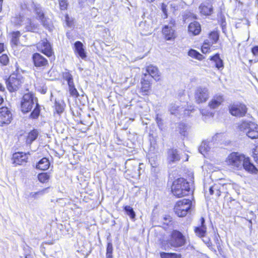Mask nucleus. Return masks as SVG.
Listing matches in <instances>:
<instances>
[{"label":"nucleus","instance_id":"f257e3e1","mask_svg":"<svg viewBox=\"0 0 258 258\" xmlns=\"http://www.w3.org/2000/svg\"><path fill=\"white\" fill-rule=\"evenodd\" d=\"M226 161L228 165L235 170H240L244 169L250 173H256L257 171L248 157L237 152H233L229 154Z\"/></svg>","mask_w":258,"mask_h":258},{"label":"nucleus","instance_id":"f03ea898","mask_svg":"<svg viewBox=\"0 0 258 258\" xmlns=\"http://www.w3.org/2000/svg\"><path fill=\"white\" fill-rule=\"evenodd\" d=\"M190 190L189 182L183 178H178L172 183L171 191L173 195L177 198L188 195Z\"/></svg>","mask_w":258,"mask_h":258},{"label":"nucleus","instance_id":"7ed1b4c3","mask_svg":"<svg viewBox=\"0 0 258 258\" xmlns=\"http://www.w3.org/2000/svg\"><path fill=\"white\" fill-rule=\"evenodd\" d=\"M239 130L251 139L258 138V125L250 121H243L239 125Z\"/></svg>","mask_w":258,"mask_h":258},{"label":"nucleus","instance_id":"20e7f679","mask_svg":"<svg viewBox=\"0 0 258 258\" xmlns=\"http://www.w3.org/2000/svg\"><path fill=\"white\" fill-rule=\"evenodd\" d=\"M23 82V77L18 73L12 74L6 82L8 89L11 92L17 91Z\"/></svg>","mask_w":258,"mask_h":258},{"label":"nucleus","instance_id":"39448f33","mask_svg":"<svg viewBox=\"0 0 258 258\" xmlns=\"http://www.w3.org/2000/svg\"><path fill=\"white\" fill-rule=\"evenodd\" d=\"M191 206V201L189 199H184L176 203L174 211L178 217H184L190 209Z\"/></svg>","mask_w":258,"mask_h":258},{"label":"nucleus","instance_id":"423d86ee","mask_svg":"<svg viewBox=\"0 0 258 258\" xmlns=\"http://www.w3.org/2000/svg\"><path fill=\"white\" fill-rule=\"evenodd\" d=\"M186 240L185 236L177 230H173L171 233L168 243L172 247H179L186 244Z\"/></svg>","mask_w":258,"mask_h":258},{"label":"nucleus","instance_id":"0eeeda50","mask_svg":"<svg viewBox=\"0 0 258 258\" xmlns=\"http://www.w3.org/2000/svg\"><path fill=\"white\" fill-rule=\"evenodd\" d=\"M210 97L209 89L204 86H198L194 92V98L197 104L206 102Z\"/></svg>","mask_w":258,"mask_h":258},{"label":"nucleus","instance_id":"6e6552de","mask_svg":"<svg viewBox=\"0 0 258 258\" xmlns=\"http://www.w3.org/2000/svg\"><path fill=\"white\" fill-rule=\"evenodd\" d=\"M34 106L33 95L31 93L24 95L21 102V110L24 113H27L31 110Z\"/></svg>","mask_w":258,"mask_h":258},{"label":"nucleus","instance_id":"1a4fd4ad","mask_svg":"<svg viewBox=\"0 0 258 258\" xmlns=\"http://www.w3.org/2000/svg\"><path fill=\"white\" fill-rule=\"evenodd\" d=\"M230 113L233 116L242 117L245 115L247 108L245 104L236 103L231 104L229 107Z\"/></svg>","mask_w":258,"mask_h":258},{"label":"nucleus","instance_id":"9d476101","mask_svg":"<svg viewBox=\"0 0 258 258\" xmlns=\"http://www.w3.org/2000/svg\"><path fill=\"white\" fill-rule=\"evenodd\" d=\"M12 120V114L7 107L0 108V126L9 124Z\"/></svg>","mask_w":258,"mask_h":258},{"label":"nucleus","instance_id":"9b49d317","mask_svg":"<svg viewBox=\"0 0 258 258\" xmlns=\"http://www.w3.org/2000/svg\"><path fill=\"white\" fill-rule=\"evenodd\" d=\"M32 6L34 8V12L37 16V19H39L41 24L45 28H48L49 26V21L48 18L44 16L43 10L41 7L37 4L32 3Z\"/></svg>","mask_w":258,"mask_h":258},{"label":"nucleus","instance_id":"f8f14e48","mask_svg":"<svg viewBox=\"0 0 258 258\" xmlns=\"http://www.w3.org/2000/svg\"><path fill=\"white\" fill-rule=\"evenodd\" d=\"M37 47L39 51H41L48 57L52 56L53 54L51 46L46 39L42 40L41 42L37 44Z\"/></svg>","mask_w":258,"mask_h":258},{"label":"nucleus","instance_id":"ddd939ff","mask_svg":"<svg viewBox=\"0 0 258 258\" xmlns=\"http://www.w3.org/2000/svg\"><path fill=\"white\" fill-rule=\"evenodd\" d=\"M170 24L171 26L165 25L162 29L163 34L167 40H173L176 37L175 30L172 28V26L175 24V22L171 21Z\"/></svg>","mask_w":258,"mask_h":258},{"label":"nucleus","instance_id":"4468645a","mask_svg":"<svg viewBox=\"0 0 258 258\" xmlns=\"http://www.w3.org/2000/svg\"><path fill=\"white\" fill-rule=\"evenodd\" d=\"M34 64L37 68H44L48 64L47 60L42 55L35 53L32 56Z\"/></svg>","mask_w":258,"mask_h":258},{"label":"nucleus","instance_id":"2eb2a0df","mask_svg":"<svg viewBox=\"0 0 258 258\" xmlns=\"http://www.w3.org/2000/svg\"><path fill=\"white\" fill-rule=\"evenodd\" d=\"M28 156L22 152L15 153L13 155V163L16 165H23L27 162Z\"/></svg>","mask_w":258,"mask_h":258},{"label":"nucleus","instance_id":"dca6fc26","mask_svg":"<svg viewBox=\"0 0 258 258\" xmlns=\"http://www.w3.org/2000/svg\"><path fill=\"white\" fill-rule=\"evenodd\" d=\"M145 75L150 76V79L153 78L156 81L160 80V75L158 68L153 65H150L146 68V73L144 74Z\"/></svg>","mask_w":258,"mask_h":258},{"label":"nucleus","instance_id":"f3484780","mask_svg":"<svg viewBox=\"0 0 258 258\" xmlns=\"http://www.w3.org/2000/svg\"><path fill=\"white\" fill-rule=\"evenodd\" d=\"M151 80L150 76L148 75H145L142 78L141 90L143 93V95H147L151 87Z\"/></svg>","mask_w":258,"mask_h":258},{"label":"nucleus","instance_id":"a211bd4d","mask_svg":"<svg viewBox=\"0 0 258 258\" xmlns=\"http://www.w3.org/2000/svg\"><path fill=\"white\" fill-rule=\"evenodd\" d=\"M200 13L203 15H210L213 13V6L209 2H204L199 7Z\"/></svg>","mask_w":258,"mask_h":258},{"label":"nucleus","instance_id":"6ab92c4d","mask_svg":"<svg viewBox=\"0 0 258 258\" xmlns=\"http://www.w3.org/2000/svg\"><path fill=\"white\" fill-rule=\"evenodd\" d=\"M195 232L198 236L200 237H204L207 232V227L205 225V220L204 218H201V225L196 227L195 228Z\"/></svg>","mask_w":258,"mask_h":258},{"label":"nucleus","instance_id":"aec40b11","mask_svg":"<svg viewBox=\"0 0 258 258\" xmlns=\"http://www.w3.org/2000/svg\"><path fill=\"white\" fill-rule=\"evenodd\" d=\"M224 98L221 95L214 96L208 103V106L211 109H215L219 107L223 102Z\"/></svg>","mask_w":258,"mask_h":258},{"label":"nucleus","instance_id":"412c9836","mask_svg":"<svg viewBox=\"0 0 258 258\" xmlns=\"http://www.w3.org/2000/svg\"><path fill=\"white\" fill-rule=\"evenodd\" d=\"M167 159L170 163L176 162L180 159V157L177 149H171L167 152Z\"/></svg>","mask_w":258,"mask_h":258},{"label":"nucleus","instance_id":"4be33fe9","mask_svg":"<svg viewBox=\"0 0 258 258\" xmlns=\"http://www.w3.org/2000/svg\"><path fill=\"white\" fill-rule=\"evenodd\" d=\"M188 28V31L194 35H198L201 31L200 24L196 21L190 23Z\"/></svg>","mask_w":258,"mask_h":258},{"label":"nucleus","instance_id":"5701e85b","mask_svg":"<svg viewBox=\"0 0 258 258\" xmlns=\"http://www.w3.org/2000/svg\"><path fill=\"white\" fill-rule=\"evenodd\" d=\"M75 48V52L78 54L82 59L85 58L86 57L85 50L83 48V43L80 41H77L74 44Z\"/></svg>","mask_w":258,"mask_h":258},{"label":"nucleus","instance_id":"b1692460","mask_svg":"<svg viewBox=\"0 0 258 258\" xmlns=\"http://www.w3.org/2000/svg\"><path fill=\"white\" fill-rule=\"evenodd\" d=\"M50 166V162L46 158H43L37 164L36 168L41 170H45Z\"/></svg>","mask_w":258,"mask_h":258},{"label":"nucleus","instance_id":"393cba45","mask_svg":"<svg viewBox=\"0 0 258 258\" xmlns=\"http://www.w3.org/2000/svg\"><path fill=\"white\" fill-rule=\"evenodd\" d=\"M210 60L213 61L215 63V67L218 69H223L224 67L223 60L220 58L218 53L216 54L210 58Z\"/></svg>","mask_w":258,"mask_h":258},{"label":"nucleus","instance_id":"a878e982","mask_svg":"<svg viewBox=\"0 0 258 258\" xmlns=\"http://www.w3.org/2000/svg\"><path fill=\"white\" fill-rule=\"evenodd\" d=\"M43 190H41L37 192L26 191L25 193V198L29 200L32 199H37L40 196L43 195Z\"/></svg>","mask_w":258,"mask_h":258},{"label":"nucleus","instance_id":"bb28decb","mask_svg":"<svg viewBox=\"0 0 258 258\" xmlns=\"http://www.w3.org/2000/svg\"><path fill=\"white\" fill-rule=\"evenodd\" d=\"M38 135L39 132L37 130L31 131L28 135L26 139V144L29 145L31 144L32 143L37 139Z\"/></svg>","mask_w":258,"mask_h":258},{"label":"nucleus","instance_id":"cd10ccee","mask_svg":"<svg viewBox=\"0 0 258 258\" xmlns=\"http://www.w3.org/2000/svg\"><path fill=\"white\" fill-rule=\"evenodd\" d=\"M67 83L69 86L70 94L73 96H75V97H78L79 96V94L75 87L73 79L67 82Z\"/></svg>","mask_w":258,"mask_h":258},{"label":"nucleus","instance_id":"c85d7f7f","mask_svg":"<svg viewBox=\"0 0 258 258\" xmlns=\"http://www.w3.org/2000/svg\"><path fill=\"white\" fill-rule=\"evenodd\" d=\"M64 103L61 100H55V109L58 114L62 113L64 110Z\"/></svg>","mask_w":258,"mask_h":258},{"label":"nucleus","instance_id":"c756f323","mask_svg":"<svg viewBox=\"0 0 258 258\" xmlns=\"http://www.w3.org/2000/svg\"><path fill=\"white\" fill-rule=\"evenodd\" d=\"M209 142L204 141L200 145L199 151V152L205 156V154L210 151V147L209 146Z\"/></svg>","mask_w":258,"mask_h":258},{"label":"nucleus","instance_id":"7c9ffc66","mask_svg":"<svg viewBox=\"0 0 258 258\" xmlns=\"http://www.w3.org/2000/svg\"><path fill=\"white\" fill-rule=\"evenodd\" d=\"M26 19L27 18H25L23 16L20 15L13 18L12 20V22L16 25H25Z\"/></svg>","mask_w":258,"mask_h":258},{"label":"nucleus","instance_id":"2f4dec72","mask_svg":"<svg viewBox=\"0 0 258 258\" xmlns=\"http://www.w3.org/2000/svg\"><path fill=\"white\" fill-rule=\"evenodd\" d=\"M21 35V33L19 31L13 32L12 34V44L15 46H17L19 43V37Z\"/></svg>","mask_w":258,"mask_h":258},{"label":"nucleus","instance_id":"473e14b6","mask_svg":"<svg viewBox=\"0 0 258 258\" xmlns=\"http://www.w3.org/2000/svg\"><path fill=\"white\" fill-rule=\"evenodd\" d=\"M209 192L210 195H215L217 197L221 195V191L219 188V185L214 184L211 186L209 188Z\"/></svg>","mask_w":258,"mask_h":258},{"label":"nucleus","instance_id":"72a5a7b5","mask_svg":"<svg viewBox=\"0 0 258 258\" xmlns=\"http://www.w3.org/2000/svg\"><path fill=\"white\" fill-rule=\"evenodd\" d=\"M188 55L193 58H196L198 60H202L203 59V56L202 54L200 53L197 50L191 49L188 52Z\"/></svg>","mask_w":258,"mask_h":258},{"label":"nucleus","instance_id":"f704fd0d","mask_svg":"<svg viewBox=\"0 0 258 258\" xmlns=\"http://www.w3.org/2000/svg\"><path fill=\"white\" fill-rule=\"evenodd\" d=\"M25 25L26 30L28 31H34L37 27L32 22L31 20L28 18L26 19Z\"/></svg>","mask_w":258,"mask_h":258},{"label":"nucleus","instance_id":"c9c22d12","mask_svg":"<svg viewBox=\"0 0 258 258\" xmlns=\"http://www.w3.org/2000/svg\"><path fill=\"white\" fill-rule=\"evenodd\" d=\"M124 210L126 214L128 216H129L132 219H134L135 218V212H134L133 209L131 207L129 206H126L124 207Z\"/></svg>","mask_w":258,"mask_h":258},{"label":"nucleus","instance_id":"e433bc0d","mask_svg":"<svg viewBox=\"0 0 258 258\" xmlns=\"http://www.w3.org/2000/svg\"><path fill=\"white\" fill-rule=\"evenodd\" d=\"M38 178L40 182L45 183L49 179V175L46 172H43L38 175Z\"/></svg>","mask_w":258,"mask_h":258},{"label":"nucleus","instance_id":"4c0bfd02","mask_svg":"<svg viewBox=\"0 0 258 258\" xmlns=\"http://www.w3.org/2000/svg\"><path fill=\"white\" fill-rule=\"evenodd\" d=\"M40 114L39 106L37 103H36L35 107L33 111L30 114V117L32 118H36Z\"/></svg>","mask_w":258,"mask_h":258},{"label":"nucleus","instance_id":"58836bf2","mask_svg":"<svg viewBox=\"0 0 258 258\" xmlns=\"http://www.w3.org/2000/svg\"><path fill=\"white\" fill-rule=\"evenodd\" d=\"M161 258H178L177 254L175 253H166L162 252L160 253Z\"/></svg>","mask_w":258,"mask_h":258},{"label":"nucleus","instance_id":"ea45409f","mask_svg":"<svg viewBox=\"0 0 258 258\" xmlns=\"http://www.w3.org/2000/svg\"><path fill=\"white\" fill-rule=\"evenodd\" d=\"M60 9L62 11L67 10L68 6L67 0H58Z\"/></svg>","mask_w":258,"mask_h":258},{"label":"nucleus","instance_id":"a19ab883","mask_svg":"<svg viewBox=\"0 0 258 258\" xmlns=\"http://www.w3.org/2000/svg\"><path fill=\"white\" fill-rule=\"evenodd\" d=\"M9 62V58L7 54H3L0 56V62L3 66H7Z\"/></svg>","mask_w":258,"mask_h":258},{"label":"nucleus","instance_id":"79ce46f5","mask_svg":"<svg viewBox=\"0 0 258 258\" xmlns=\"http://www.w3.org/2000/svg\"><path fill=\"white\" fill-rule=\"evenodd\" d=\"M209 37L213 40L212 43H216L219 39V35L216 32H212L210 34Z\"/></svg>","mask_w":258,"mask_h":258},{"label":"nucleus","instance_id":"37998d69","mask_svg":"<svg viewBox=\"0 0 258 258\" xmlns=\"http://www.w3.org/2000/svg\"><path fill=\"white\" fill-rule=\"evenodd\" d=\"M62 76H63V79L67 82L73 79V76L68 71H66V72H63V74H62Z\"/></svg>","mask_w":258,"mask_h":258},{"label":"nucleus","instance_id":"c03bdc74","mask_svg":"<svg viewBox=\"0 0 258 258\" xmlns=\"http://www.w3.org/2000/svg\"><path fill=\"white\" fill-rule=\"evenodd\" d=\"M251 52L253 56L255 57L254 61H258V45L254 46L251 48Z\"/></svg>","mask_w":258,"mask_h":258},{"label":"nucleus","instance_id":"a18cd8bd","mask_svg":"<svg viewBox=\"0 0 258 258\" xmlns=\"http://www.w3.org/2000/svg\"><path fill=\"white\" fill-rule=\"evenodd\" d=\"M179 107L176 105L175 104L172 103L170 105L169 108V111L172 114H176V111H177V109Z\"/></svg>","mask_w":258,"mask_h":258},{"label":"nucleus","instance_id":"49530a36","mask_svg":"<svg viewBox=\"0 0 258 258\" xmlns=\"http://www.w3.org/2000/svg\"><path fill=\"white\" fill-rule=\"evenodd\" d=\"M203 242L207 245V246L211 248L212 246V242L210 239V238L208 237L204 236V237H202Z\"/></svg>","mask_w":258,"mask_h":258},{"label":"nucleus","instance_id":"de8ad7c7","mask_svg":"<svg viewBox=\"0 0 258 258\" xmlns=\"http://www.w3.org/2000/svg\"><path fill=\"white\" fill-rule=\"evenodd\" d=\"M113 246L111 242L107 243L106 255H112Z\"/></svg>","mask_w":258,"mask_h":258},{"label":"nucleus","instance_id":"09e8293b","mask_svg":"<svg viewBox=\"0 0 258 258\" xmlns=\"http://www.w3.org/2000/svg\"><path fill=\"white\" fill-rule=\"evenodd\" d=\"M252 154L255 161L258 163V145L253 149Z\"/></svg>","mask_w":258,"mask_h":258},{"label":"nucleus","instance_id":"8fccbe9b","mask_svg":"<svg viewBox=\"0 0 258 258\" xmlns=\"http://www.w3.org/2000/svg\"><path fill=\"white\" fill-rule=\"evenodd\" d=\"M178 127L180 134H183L185 132L186 126L184 123H180L179 124Z\"/></svg>","mask_w":258,"mask_h":258},{"label":"nucleus","instance_id":"3c124183","mask_svg":"<svg viewBox=\"0 0 258 258\" xmlns=\"http://www.w3.org/2000/svg\"><path fill=\"white\" fill-rule=\"evenodd\" d=\"M166 5L164 4H162L161 6L162 11L164 15V18H166L167 17V10L166 9Z\"/></svg>","mask_w":258,"mask_h":258},{"label":"nucleus","instance_id":"603ef678","mask_svg":"<svg viewBox=\"0 0 258 258\" xmlns=\"http://www.w3.org/2000/svg\"><path fill=\"white\" fill-rule=\"evenodd\" d=\"M65 19H66V23H67V25L69 26V27H71L72 26V22L70 20V18L68 16V15H66V16H65Z\"/></svg>","mask_w":258,"mask_h":258},{"label":"nucleus","instance_id":"864d4df0","mask_svg":"<svg viewBox=\"0 0 258 258\" xmlns=\"http://www.w3.org/2000/svg\"><path fill=\"white\" fill-rule=\"evenodd\" d=\"M157 123L159 127H161L163 125L162 120L161 118L157 116L156 119Z\"/></svg>","mask_w":258,"mask_h":258},{"label":"nucleus","instance_id":"5fc2aeb1","mask_svg":"<svg viewBox=\"0 0 258 258\" xmlns=\"http://www.w3.org/2000/svg\"><path fill=\"white\" fill-rule=\"evenodd\" d=\"M209 49V46L205 43L202 48V50L203 53H206L208 51V49Z\"/></svg>","mask_w":258,"mask_h":258},{"label":"nucleus","instance_id":"6e6d98bb","mask_svg":"<svg viewBox=\"0 0 258 258\" xmlns=\"http://www.w3.org/2000/svg\"><path fill=\"white\" fill-rule=\"evenodd\" d=\"M4 50V45L3 43H0V53Z\"/></svg>","mask_w":258,"mask_h":258},{"label":"nucleus","instance_id":"4d7b16f0","mask_svg":"<svg viewBox=\"0 0 258 258\" xmlns=\"http://www.w3.org/2000/svg\"><path fill=\"white\" fill-rule=\"evenodd\" d=\"M221 135L220 134H217L213 137L212 140L214 141V140H216V138L218 137V136Z\"/></svg>","mask_w":258,"mask_h":258},{"label":"nucleus","instance_id":"13d9d810","mask_svg":"<svg viewBox=\"0 0 258 258\" xmlns=\"http://www.w3.org/2000/svg\"><path fill=\"white\" fill-rule=\"evenodd\" d=\"M135 162V161H134V160H129L128 161H127V162H126V165H129V164H132V162Z\"/></svg>","mask_w":258,"mask_h":258},{"label":"nucleus","instance_id":"bf43d9fd","mask_svg":"<svg viewBox=\"0 0 258 258\" xmlns=\"http://www.w3.org/2000/svg\"><path fill=\"white\" fill-rule=\"evenodd\" d=\"M5 90L4 87L2 85V84L0 83V91H4Z\"/></svg>","mask_w":258,"mask_h":258},{"label":"nucleus","instance_id":"052dcab7","mask_svg":"<svg viewBox=\"0 0 258 258\" xmlns=\"http://www.w3.org/2000/svg\"><path fill=\"white\" fill-rule=\"evenodd\" d=\"M140 165V164H139L137 162L135 164V167L138 168V170H139V169L141 168L139 166Z\"/></svg>","mask_w":258,"mask_h":258},{"label":"nucleus","instance_id":"680f3d73","mask_svg":"<svg viewBox=\"0 0 258 258\" xmlns=\"http://www.w3.org/2000/svg\"><path fill=\"white\" fill-rule=\"evenodd\" d=\"M3 0H0V12L2 9V4H3Z\"/></svg>","mask_w":258,"mask_h":258},{"label":"nucleus","instance_id":"e2e57ef3","mask_svg":"<svg viewBox=\"0 0 258 258\" xmlns=\"http://www.w3.org/2000/svg\"><path fill=\"white\" fill-rule=\"evenodd\" d=\"M3 102H4V99H3V97L0 96V106L2 105V104L3 103Z\"/></svg>","mask_w":258,"mask_h":258},{"label":"nucleus","instance_id":"0e129e2a","mask_svg":"<svg viewBox=\"0 0 258 258\" xmlns=\"http://www.w3.org/2000/svg\"><path fill=\"white\" fill-rule=\"evenodd\" d=\"M106 258H113L112 255H106Z\"/></svg>","mask_w":258,"mask_h":258},{"label":"nucleus","instance_id":"69168bd1","mask_svg":"<svg viewBox=\"0 0 258 258\" xmlns=\"http://www.w3.org/2000/svg\"><path fill=\"white\" fill-rule=\"evenodd\" d=\"M46 89H43V90H42V93H43V94H45V93H46Z\"/></svg>","mask_w":258,"mask_h":258},{"label":"nucleus","instance_id":"338daca9","mask_svg":"<svg viewBox=\"0 0 258 258\" xmlns=\"http://www.w3.org/2000/svg\"><path fill=\"white\" fill-rule=\"evenodd\" d=\"M148 2H153L154 0H147Z\"/></svg>","mask_w":258,"mask_h":258},{"label":"nucleus","instance_id":"774afa93","mask_svg":"<svg viewBox=\"0 0 258 258\" xmlns=\"http://www.w3.org/2000/svg\"><path fill=\"white\" fill-rule=\"evenodd\" d=\"M201 113H202V114H204V113H203V110H202V111H201Z\"/></svg>","mask_w":258,"mask_h":258}]
</instances>
